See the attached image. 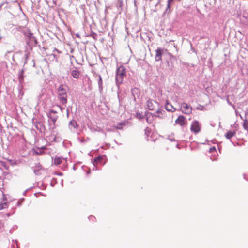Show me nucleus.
I'll list each match as a JSON object with an SVG mask.
<instances>
[{"label":"nucleus","instance_id":"nucleus-7","mask_svg":"<svg viewBox=\"0 0 248 248\" xmlns=\"http://www.w3.org/2000/svg\"><path fill=\"white\" fill-rule=\"evenodd\" d=\"M163 49L158 48L155 50V61L159 62L162 60V56Z\"/></svg>","mask_w":248,"mask_h":248},{"label":"nucleus","instance_id":"nucleus-18","mask_svg":"<svg viewBox=\"0 0 248 248\" xmlns=\"http://www.w3.org/2000/svg\"><path fill=\"white\" fill-rule=\"evenodd\" d=\"M216 151V148L214 147H211L209 149V151L212 152L213 151Z\"/></svg>","mask_w":248,"mask_h":248},{"label":"nucleus","instance_id":"nucleus-11","mask_svg":"<svg viewBox=\"0 0 248 248\" xmlns=\"http://www.w3.org/2000/svg\"><path fill=\"white\" fill-rule=\"evenodd\" d=\"M62 158L61 157H55L54 160V164L56 165H59L62 163Z\"/></svg>","mask_w":248,"mask_h":248},{"label":"nucleus","instance_id":"nucleus-14","mask_svg":"<svg viewBox=\"0 0 248 248\" xmlns=\"http://www.w3.org/2000/svg\"><path fill=\"white\" fill-rule=\"evenodd\" d=\"M125 126V124L124 123H120L117 124V125L115 126V128L117 129H122L123 126Z\"/></svg>","mask_w":248,"mask_h":248},{"label":"nucleus","instance_id":"nucleus-8","mask_svg":"<svg viewBox=\"0 0 248 248\" xmlns=\"http://www.w3.org/2000/svg\"><path fill=\"white\" fill-rule=\"evenodd\" d=\"M2 201L1 200V209L7 208L8 206V200L5 195H2Z\"/></svg>","mask_w":248,"mask_h":248},{"label":"nucleus","instance_id":"nucleus-16","mask_svg":"<svg viewBox=\"0 0 248 248\" xmlns=\"http://www.w3.org/2000/svg\"><path fill=\"white\" fill-rule=\"evenodd\" d=\"M243 126L245 129L248 130V121L247 120L243 121Z\"/></svg>","mask_w":248,"mask_h":248},{"label":"nucleus","instance_id":"nucleus-10","mask_svg":"<svg viewBox=\"0 0 248 248\" xmlns=\"http://www.w3.org/2000/svg\"><path fill=\"white\" fill-rule=\"evenodd\" d=\"M79 74V72L77 70H73L71 72L72 76L76 78H78Z\"/></svg>","mask_w":248,"mask_h":248},{"label":"nucleus","instance_id":"nucleus-19","mask_svg":"<svg viewBox=\"0 0 248 248\" xmlns=\"http://www.w3.org/2000/svg\"><path fill=\"white\" fill-rule=\"evenodd\" d=\"M56 120H57V118H54V119L52 120V121H53V123H54L56 122Z\"/></svg>","mask_w":248,"mask_h":248},{"label":"nucleus","instance_id":"nucleus-6","mask_svg":"<svg viewBox=\"0 0 248 248\" xmlns=\"http://www.w3.org/2000/svg\"><path fill=\"white\" fill-rule=\"evenodd\" d=\"M175 122L176 124H178L181 126H183L186 124V118L183 115H180L175 120Z\"/></svg>","mask_w":248,"mask_h":248},{"label":"nucleus","instance_id":"nucleus-15","mask_svg":"<svg viewBox=\"0 0 248 248\" xmlns=\"http://www.w3.org/2000/svg\"><path fill=\"white\" fill-rule=\"evenodd\" d=\"M102 159V156H98L97 157L95 158L94 162H93V165H95L97 164L98 163L100 162V161H101Z\"/></svg>","mask_w":248,"mask_h":248},{"label":"nucleus","instance_id":"nucleus-12","mask_svg":"<svg viewBox=\"0 0 248 248\" xmlns=\"http://www.w3.org/2000/svg\"><path fill=\"white\" fill-rule=\"evenodd\" d=\"M162 111L163 112H165L164 111L161 110V109H157V111L155 112V117H159V118H162Z\"/></svg>","mask_w":248,"mask_h":248},{"label":"nucleus","instance_id":"nucleus-2","mask_svg":"<svg viewBox=\"0 0 248 248\" xmlns=\"http://www.w3.org/2000/svg\"><path fill=\"white\" fill-rule=\"evenodd\" d=\"M126 74V70L123 67L121 66L118 68L116 72V82L121 84L122 83L123 78L124 76Z\"/></svg>","mask_w":248,"mask_h":248},{"label":"nucleus","instance_id":"nucleus-1","mask_svg":"<svg viewBox=\"0 0 248 248\" xmlns=\"http://www.w3.org/2000/svg\"><path fill=\"white\" fill-rule=\"evenodd\" d=\"M58 98L62 104H65L67 102L66 89L62 85H60L58 89Z\"/></svg>","mask_w":248,"mask_h":248},{"label":"nucleus","instance_id":"nucleus-4","mask_svg":"<svg viewBox=\"0 0 248 248\" xmlns=\"http://www.w3.org/2000/svg\"><path fill=\"white\" fill-rule=\"evenodd\" d=\"M201 130L200 123L198 121H194L192 123L190 130L195 134L199 133Z\"/></svg>","mask_w":248,"mask_h":248},{"label":"nucleus","instance_id":"nucleus-17","mask_svg":"<svg viewBox=\"0 0 248 248\" xmlns=\"http://www.w3.org/2000/svg\"><path fill=\"white\" fill-rule=\"evenodd\" d=\"M99 86L102 85V78L100 76H99Z\"/></svg>","mask_w":248,"mask_h":248},{"label":"nucleus","instance_id":"nucleus-9","mask_svg":"<svg viewBox=\"0 0 248 248\" xmlns=\"http://www.w3.org/2000/svg\"><path fill=\"white\" fill-rule=\"evenodd\" d=\"M236 131L235 130L233 131H229L225 134V137L228 139H230L231 138L234 136L236 135Z\"/></svg>","mask_w":248,"mask_h":248},{"label":"nucleus","instance_id":"nucleus-3","mask_svg":"<svg viewBox=\"0 0 248 248\" xmlns=\"http://www.w3.org/2000/svg\"><path fill=\"white\" fill-rule=\"evenodd\" d=\"M181 109L183 113L188 115L192 113L193 108L191 106L184 102L181 105Z\"/></svg>","mask_w":248,"mask_h":248},{"label":"nucleus","instance_id":"nucleus-5","mask_svg":"<svg viewBox=\"0 0 248 248\" xmlns=\"http://www.w3.org/2000/svg\"><path fill=\"white\" fill-rule=\"evenodd\" d=\"M147 106L149 109L153 110L158 107V104L155 101L149 99L147 102Z\"/></svg>","mask_w":248,"mask_h":248},{"label":"nucleus","instance_id":"nucleus-13","mask_svg":"<svg viewBox=\"0 0 248 248\" xmlns=\"http://www.w3.org/2000/svg\"><path fill=\"white\" fill-rule=\"evenodd\" d=\"M166 108L168 111H173L175 110V108H174L170 104L167 103L166 105Z\"/></svg>","mask_w":248,"mask_h":248}]
</instances>
